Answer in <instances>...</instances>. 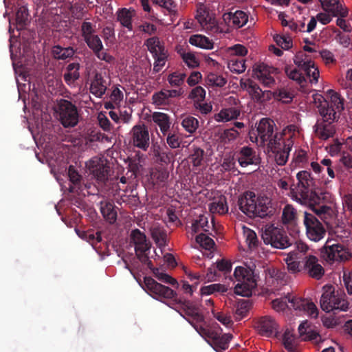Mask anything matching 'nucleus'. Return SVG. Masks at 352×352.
Instances as JSON below:
<instances>
[{"mask_svg": "<svg viewBox=\"0 0 352 352\" xmlns=\"http://www.w3.org/2000/svg\"><path fill=\"white\" fill-rule=\"evenodd\" d=\"M68 181V186H63V182H64L63 177H56L57 182L60 184V186L67 188L69 192H77L78 190H81V182L82 177H65Z\"/></svg>", "mask_w": 352, "mask_h": 352, "instance_id": "c9c22d12", "label": "nucleus"}, {"mask_svg": "<svg viewBox=\"0 0 352 352\" xmlns=\"http://www.w3.org/2000/svg\"><path fill=\"white\" fill-rule=\"evenodd\" d=\"M86 166L89 170V174L93 176H108L110 175V167L107 165V160L103 158L94 157Z\"/></svg>", "mask_w": 352, "mask_h": 352, "instance_id": "4468645a", "label": "nucleus"}, {"mask_svg": "<svg viewBox=\"0 0 352 352\" xmlns=\"http://www.w3.org/2000/svg\"><path fill=\"white\" fill-rule=\"evenodd\" d=\"M322 9L331 14L332 16L346 17L348 15L346 8L339 2V0H319Z\"/></svg>", "mask_w": 352, "mask_h": 352, "instance_id": "2eb2a0df", "label": "nucleus"}, {"mask_svg": "<svg viewBox=\"0 0 352 352\" xmlns=\"http://www.w3.org/2000/svg\"><path fill=\"white\" fill-rule=\"evenodd\" d=\"M238 161L241 166H246L249 164H257L258 158L256 157L255 152L248 146L243 147L238 155Z\"/></svg>", "mask_w": 352, "mask_h": 352, "instance_id": "b1692460", "label": "nucleus"}, {"mask_svg": "<svg viewBox=\"0 0 352 352\" xmlns=\"http://www.w3.org/2000/svg\"><path fill=\"white\" fill-rule=\"evenodd\" d=\"M298 332L302 340L317 342L320 338L319 333L315 331L307 321H304L298 327Z\"/></svg>", "mask_w": 352, "mask_h": 352, "instance_id": "5701e85b", "label": "nucleus"}, {"mask_svg": "<svg viewBox=\"0 0 352 352\" xmlns=\"http://www.w3.org/2000/svg\"><path fill=\"white\" fill-rule=\"evenodd\" d=\"M146 45L148 50L153 54V56H155L161 52H165V48L164 45H161L160 41L157 37H152L146 40Z\"/></svg>", "mask_w": 352, "mask_h": 352, "instance_id": "58836bf2", "label": "nucleus"}, {"mask_svg": "<svg viewBox=\"0 0 352 352\" xmlns=\"http://www.w3.org/2000/svg\"><path fill=\"white\" fill-rule=\"evenodd\" d=\"M206 82L209 85L217 86V87H223L226 85L227 80L226 78L222 77L221 76H218L217 74L210 73L206 77Z\"/></svg>", "mask_w": 352, "mask_h": 352, "instance_id": "13d9d810", "label": "nucleus"}, {"mask_svg": "<svg viewBox=\"0 0 352 352\" xmlns=\"http://www.w3.org/2000/svg\"><path fill=\"white\" fill-rule=\"evenodd\" d=\"M85 41L94 53L100 52L103 49L102 41L97 35L89 36L85 39Z\"/></svg>", "mask_w": 352, "mask_h": 352, "instance_id": "49530a36", "label": "nucleus"}, {"mask_svg": "<svg viewBox=\"0 0 352 352\" xmlns=\"http://www.w3.org/2000/svg\"><path fill=\"white\" fill-rule=\"evenodd\" d=\"M146 287L151 292L164 298L170 299L174 309L179 313L202 336L210 339L211 331L204 328L201 325L196 324L195 322H202L204 321V316L201 311V305L196 301L185 299L182 297H177V293L168 287L164 286L151 277H144V280Z\"/></svg>", "mask_w": 352, "mask_h": 352, "instance_id": "f257e3e1", "label": "nucleus"}, {"mask_svg": "<svg viewBox=\"0 0 352 352\" xmlns=\"http://www.w3.org/2000/svg\"><path fill=\"white\" fill-rule=\"evenodd\" d=\"M184 61L189 67L195 68L199 66V62L195 56L192 53L183 54L182 55Z\"/></svg>", "mask_w": 352, "mask_h": 352, "instance_id": "774afa93", "label": "nucleus"}, {"mask_svg": "<svg viewBox=\"0 0 352 352\" xmlns=\"http://www.w3.org/2000/svg\"><path fill=\"white\" fill-rule=\"evenodd\" d=\"M189 159L194 166H200L204 160V151L200 148H195Z\"/></svg>", "mask_w": 352, "mask_h": 352, "instance_id": "5fc2aeb1", "label": "nucleus"}, {"mask_svg": "<svg viewBox=\"0 0 352 352\" xmlns=\"http://www.w3.org/2000/svg\"><path fill=\"white\" fill-rule=\"evenodd\" d=\"M234 276L239 283L245 280L246 278L256 276L254 272L251 269H246L241 266H238L235 268Z\"/></svg>", "mask_w": 352, "mask_h": 352, "instance_id": "a18cd8bd", "label": "nucleus"}, {"mask_svg": "<svg viewBox=\"0 0 352 352\" xmlns=\"http://www.w3.org/2000/svg\"><path fill=\"white\" fill-rule=\"evenodd\" d=\"M272 73H278V69L269 67L265 63L255 64L253 67V77L257 78L266 87H271L275 82L270 75Z\"/></svg>", "mask_w": 352, "mask_h": 352, "instance_id": "9d476101", "label": "nucleus"}, {"mask_svg": "<svg viewBox=\"0 0 352 352\" xmlns=\"http://www.w3.org/2000/svg\"><path fill=\"white\" fill-rule=\"evenodd\" d=\"M52 54L55 59L65 60L72 57L75 54V50L72 47H63L60 45H55L52 47Z\"/></svg>", "mask_w": 352, "mask_h": 352, "instance_id": "f704fd0d", "label": "nucleus"}, {"mask_svg": "<svg viewBox=\"0 0 352 352\" xmlns=\"http://www.w3.org/2000/svg\"><path fill=\"white\" fill-rule=\"evenodd\" d=\"M303 223L305 226L306 234L309 239L318 242L324 238L326 230L314 214L305 212Z\"/></svg>", "mask_w": 352, "mask_h": 352, "instance_id": "6e6552de", "label": "nucleus"}, {"mask_svg": "<svg viewBox=\"0 0 352 352\" xmlns=\"http://www.w3.org/2000/svg\"><path fill=\"white\" fill-rule=\"evenodd\" d=\"M28 10L22 6L19 8L16 13V23L18 30H22L28 24L29 21Z\"/></svg>", "mask_w": 352, "mask_h": 352, "instance_id": "ea45409f", "label": "nucleus"}, {"mask_svg": "<svg viewBox=\"0 0 352 352\" xmlns=\"http://www.w3.org/2000/svg\"><path fill=\"white\" fill-rule=\"evenodd\" d=\"M313 180L314 177H296V181L290 186L291 193L296 199L309 204L313 212L322 219H327L333 212L332 208L321 205L324 197L314 190Z\"/></svg>", "mask_w": 352, "mask_h": 352, "instance_id": "f03ea898", "label": "nucleus"}, {"mask_svg": "<svg viewBox=\"0 0 352 352\" xmlns=\"http://www.w3.org/2000/svg\"><path fill=\"white\" fill-rule=\"evenodd\" d=\"M257 200L253 192H247L238 200L239 209L245 214L254 216L256 211Z\"/></svg>", "mask_w": 352, "mask_h": 352, "instance_id": "ddd939ff", "label": "nucleus"}, {"mask_svg": "<svg viewBox=\"0 0 352 352\" xmlns=\"http://www.w3.org/2000/svg\"><path fill=\"white\" fill-rule=\"evenodd\" d=\"M243 235L245 239L246 243L251 250L256 248L258 245V239L256 234L252 230L243 227Z\"/></svg>", "mask_w": 352, "mask_h": 352, "instance_id": "c03bdc74", "label": "nucleus"}, {"mask_svg": "<svg viewBox=\"0 0 352 352\" xmlns=\"http://www.w3.org/2000/svg\"><path fill=\"white\" fill-rule=\"evenodd\" d=\"M210 336L211 342H210V344L217 351H218L219 349H227L229 347V342L232 338V336L231 334L224 333L223 335H220L215 331L212 333Z\"/></svg>", "mask_w": 352, "mask_h": 352, "instance_id": "4be33fe9", "label": "nucleus"}, {"mask_svg": "<svg viewBox=\"0 0 352 352\" xmlns=\"http://www.w3.org/2000/svg\"><path fill=\"white\" fill-rule=\"evenodd\" d=\"M245 63V60L243 58L232 59L228 64V67L231 72L241 74L245 70L246 67Z\"/></svg>", "mask_w": 352, "mask_h": 352, "instance_id": "6e6d98bb", "label": "nucleus"}, {"mask_svg": "<svg viewBox=\"0 0 352 352\" xmlns=\"http://www.w3.org/2000/svg\"><path fill=\"white\" fill-rule=\"evenodd\" d=\"M227 291L225 285L221 284H212L208 286H204L201 288V295H210L216 292L224 293Z\"/></svg>", "mask_w": 352, "mask_h": 352, "instance_id": "3c124183", "label": "nucleus"}, {"mask_svg": "<svg viewBox=\"0 0 352 352\" xmlns=\"http://www.w3.org/2000/svg\"><path fill=\"white\" fill-rule=\"evenodd\" d=\"M210 211L212 213L224 214L228 211V206L225 196H221L214 199L209 205Z\"/></svg>", "mask_w": 352, "mask_h": 352, "instance_id": "7c9ffc66", "label": "nucleus"}, {"mask_svg": "<svg viewBox=\"0 0 352 352\" xmlns=\"http://www.w3.org/2000/svg\"><path fill=\"white\" fill-rule=\"evenodd\" d=\"M182 124L188 133H192L198 128L199 122L195 118L188 116L182 120Z\"/></svg>", "mask_w": 352, "mask_h": 352, "instance_id": "864d4df0", "label": "nucleus"}, {"mask_svg": "<svg viewBox=\"0 0 352 352\" xmlns=\"http://www.w3.org/2000/svg\"><path fill=\"white\" fill-rule=\"evenodd\" d=\"M80 64L78 63H72L67 66V72L65 73L63 77L67 85H71L77 80L80 77L79 73Z\"/></svg>", "mask_w": 352, "mask_h": 352, "instance_id": "2f4dec72", "label": "nucleus"}, {"mask_svg": "<svg viewBox=\"0 0 352 352\" xmlns=\"http://www.w3.org/2000/svg\"><path fill=\"white\" fill-rule=\"evenodd\" d=\"M223 17L225 21L228 20L229 21H232L233 25L238 28H241L244 25L247 23L248 19V15L241 10H238L234 14L231 12L226 13L223 14Z\"/></svg>", "mask_w": 352, "mask_h": 352, "instance_id": "cd10ccee", "label": "nucleus"}, {"mask_svg": "<svg viewBox=\"0 0 352 352\" xmlns=\"http://www.w3.org/2000/svg\"><path fill=\"white\" fill-rule=\"evenodd\" d=\"M85 241L94 247L98 243L102 241L101 234L100 232H94V231L89 230Z\"/></svg>", "mask_w": 352, "mask_h": 352, "instance_id": "69168bd1", "label": "nucleus"}, {"mask_svg": "<svg viewBox=\"0 0 352 352\" xmlns=\"http://www.w3.org/2000/svg\"><path fill=\"white\" fill-rule=\"evenodd\" d=\"M287 300H288V303L290 304V305H289V309L293 308L295 310H300V311H303V309H305V304L307 301V300L301 298L292 296L289 294H288Z\"/></svg>", "mask_w": 352, "mask_h": 352, "instance_id": "8fccbe9b", "label": "nucleus"}, {"mask_svg": "<svg viewBox=\"0 0 352 352\" xmlns=\"http://www.w3.org/2000/svg\"><path fill=\"white\" fill-rule=\"evenodd\" d=\"M321 257L327 262L344 261L350 259L351 254L348 248L334 239H327L320 249Z\"/></svg>", "mask_w": 352, "mask_h": 352, "instance_id": "39448f33", "label": "nucleus"}, {"mask_svg": "<svg viewBox=\"0 0 352 352\" xmlns=\"http://www.w3.org/2000/svg\"><path fill=\"white\" fill-rule=\"evenodd\" d=\"M288 294L283 298H276L272 301V308L276 311H284L289 308Z\"/></svg>", "mask_w": 352, "mask_h": 352, "instance_id": "052dcab7", "label": "nucleus"}, {"mask_svg": "<svg viewBox=\"0 0 352 352\" xmlns=\"http://www.w3.org/2000/svg\"><path fill=\"white\" fill-rule=\"evenodd\" d=\"M195 241L200 246L208 250H211L214 245L213 239L203 233L198 234Z\"/></svg>", "mask_w": 352, "mask_h": 352, "instance_id": "603ef678", "label": "nucleus"}, {"mask_svg": "<svg viewBox=\"0 0 352 352\" xmlns=\"http://www.w3.org/2000/svg\"><path fill=\"white\" fill-rule=\"evenodd\" d=\"M154 57L155 62L154 63L153 70L155 72H158L165 64V60L167 58V51L161 52Z\"/></svg>", "mask_w": 352, "mask_h": 352, "instance_id": "0e129e2a", "label": "nucleus"}, {"mask_svg": "<svg viewBox=\"0 0 352 352\" xmlns=\"http://www.w3.org/2000/svg\"><path fill=\"white\" fill-rule=\"evenodd\" d=\"M100 212L104 219L110 224H113L117 219V211L113 204L110 202L100 203Z\"/></svg>", "mask_w": 352, "mask_h": 352, "instance_id": "a878e982", "label": "nucleus"}, {"mask_svg": "<svg viewBox=\"0 0 352 352\" xmlns=\"http://www.w3.org/2000/svg\"><path fill=\"white\" fill-rule=\"evenodd\" d=\"M151 232L153 239L159 247L166 245L167 234L164 229L159 226L153 227Z\"/></svg>", "mask_w": 352, "mask_h": 352, "instance_id": "e433bc0d", "label": "nucleus"}, {"mask_svg": "<svg viewBox=\"0 0 352 352\" xmlns=\"http://www.w3.org/2000/svg\"><path fill=\"white\" fill-rule=\"evenodd\" d=\"M328 94L331 98L329 107H332L335 109L336 115L340 116L338 113H340L344 109L343 99L340 98L337 92L332 89L329 90Z\"/></svg>", "mask_w": 352, "mask_h": 352, "instance_id": "4c0bfd02", "label": "nucleus"}, {"mask_svg": "<svg viewBox=\"0 0 352 352\" xmlns=\"http://www.w3.org/2000/svg\"><path fill=\"white\" fill-rule=\"evenodd\" d=\"M134 12V10H131L126 8L120 9L117 12V20L122 26L126 28L129 30H132L133 29L131 19Z\"/></svg>", "mask_w": 352, "mask_h": 352, "instance_id": "c85d7f7f", "label": "nucleus"}, {"mask_svg": "<svg viewBox=\"0 0 352 352\" xmlns=\"http://www.w3.org/2000/svg\"><path fill=\"white\" fill-rule=\"evenodd\" d=\"M294 250L290 252H294L296 256H299V259H303L307 256L309 251V246L301 241H297L294 244Z\"/></svg>", "mask_w": 352, "mask_h": 352, "instance_id": "de8ad7c7", "label": "nucleus"}, {"mask_svg": "<svg viewBox=\"0 0 352 352\" xmlns=\"http://www.w3.org/2000/svg\"><path fill=\"white\" fill-rule=\"evenodd\" d=\"M307 55L302 52H298L295 56L294 63L302 70H310L309 65L311 63L310 60H305Z\"/></svg>", "mask_w": 352, "mask_h": 352, "instance_id": "bf43d9fd", "label": "nucleus"}, {"mask_svg": "<svg viewBox=\"0 0 352 352\" xmlns=\"http://www.w3.org/2000/svg\"><path fill=\"white\" fill-rule=\"evenodd\" d=\"M240 115V111L234 108H229L221 110L218 114V120L228 121L236 119Z\"/></svg>", "mask_w": 352, "mask_h": 352, "instance_id": "09e8293b", "label": "nucleus"}, {"mask_svg": "<svg viewBox=\"0 0 352 352\" xmlns=\"http://www.w3.org/2000/svg\"><path fill=\"white\" fill-rule=\"evenodd\" d=\"M205 90L201 87L198 86L191 91L189 97L197 101H202L205 98Z\"/></svg>", "mask_w": 352, "mask_h": 352, "instance_id": "338daca9", "label": "nucleus"}, {"mask_svg": "<svg viewBox=\"0 0 352 352\" xmlns=\"http://www.w3.org/2000/svg\"><path fill=\"white\" fill-rule=\"evenodd\" d=\"M152 119L160 126L162 133L165 135L170 125L168 116L161 112H154L152 114Z\"/></svg>", "mask_w": 352, "mask_h": 352, "instance_id": "72a5a7b5", "label": "nucleus"}, {"mask_svg": "<svg viewBox=\"0 0 352 352\" xmlns=\"http://www.w3.org/2000/svg\"><path fill=\"white\" fill-rule=\"evenodd\" d=\"M261 237L265 245H270L274 248L285 249L293 245L286 232L273 225L265 227Z\"/></svg>", "mask_w": 352, "mask_h": 352, "instance_id": "423d86ee", "label": "nucleus"}, {"mask_svg": "<svg viewBox=\"0 0 352 352\" xmlns=\"http://www.w3.org/2000/svg\"><path fill=\"white\" fill-rule=\"evenodd\" d=\"M252 303L248 300H241L234 305V316L236 320H241L249 312Z\"/></svg>", "mask_w": 352, "mask_h": 352, "instance_id": "473e14b6", "label": "nucleus"}, {"mask_svg": "<svg viewBox=\"0 0 352 352\" xmlns=\"http://www.w3.org/2000/svg\"><path fill=\"white\" fill-rule=\"evenodd\" d=\"M133 143L134 146L146 150L149 146V135L144 124L135 125L132 129Z\"/></svg>", "mask_w": 352, "mask_h": 352, "instance_id": "f8f14e48", "label": "nucleus"}, {"mask_svg": "<svg viewBox=\"0 0 352 352\" xmlns=\"http://www.w3.org/2000/svg\"><path fill=\"white\" fill-rule=\"evenodd\" d=\"M195 18L204 29L212 32L218 31L219 28L216 20L209 16L204 8L200 7L197 9Z\"/></svg>", "mask_w": 352, "mask_h": 352, "instance_id": "f3484780", "label": "nucleus"}, {"mask_svg": "<svg viewBox=\"0 0 352 352\" xmlns=\"http://www.w3.org/2000/svg\"><path fill=\"white\" fill-rule=\"evenodd\" d=\"M131 241L135 244V252H146L150 249L149 243L147 242L146 235L139 229L133 230L130 234Z\"/></svg>", "mask_w": 352, "mask_h": 352, "instance_id": "6ab92c4d", "label": "nucleus"}, {"mask_svg": "<svg viewBox=\"0 0 352 352\" xmlns=\"http://www.w3.org/2000/svg\"><path fill=\"white\" fill-rule=\"evenodd\" d=\"M256 276L246 278L245 280L238 283L234 287V293L242 296H252V290L256 287Z\"/></svg>", "mask_w": 352, "mask_h": 352, "instance_id": "412c9836", "label": "nucleus"}, {"mask_svg": "<svg viewBox=\"0 0 352 352\" xmlns=\"http://www.w3.org/2000/svg\"><path fill=\"white\" fill-rule=\"evenodd\" d=\"M106 81L101 74L96 73L90 86V91L97 97H102L107 90Z\"/></svg>", "mask_w": 352, "mask_h": 352, "instance_id": "393cba45", "label": "nucleus"}, {"mask_svg": "<svg viewBox=\"0 0 352 352\" xmlns=\"http://www.w3.org/2000/svg\"><path fill=\"white\" fill-rule=\"evenodd\" d=\"M283 343L284 347L289 352H293L294 350V337L289 331H286L283 336Z\"/></svg>", "mask_w": 352, "mask_h": 352, "instance_id": "e2e57ef3", "label": "nucleus"}, {"mask_svg": "<svg viewBox=\"0 0 352 352\" xmlns=\"http://www.w3.org/2000/svg\"><path fill=\"white\" fill-rule=\"evenodd\" d=\"M274 212V208L270 206V201L267 198L257 201L256 211H255L254 216L265 218L273 215Z\"/></svg>", "mask_w": 352, "mask_h": 352, "instance_id": "bb28decb", "label": "nucleus"}, {"mask_svg": "<svg viewBox=\"0 0 352 352\" xmlns=\"http://www.w3.org/2000/svg\"><path fill=\"white\" fill-rule=\"evenodd\" d=\"M285 72L289 78L296 81L299 85H302L305 82V77L297 69H291L290 67L286 66L285 67Z\"/></svg>", "mask_w": 352, "mask_h": 352, "instance_id": "4d7b16f0", "label": "nucleus"}, {"mask_svg": "<svg viewBox=\"0 0 352 352\" xmlns=\"http://www.w3.org/2000/svg\"><path fill=\"white\" fill-rule=\"evenodd\" d=\"M322 294L320 303L321 309L330 312L333 310L346 311L349 309V302L345 299V294L336 292L335 287L327 284L322 288Z\"/></svg>", "mask_w": 352, "mask_h": 352, "instance_id": "20e7f679", "label": "nucleus"}, {"mask_svg": "<svg viewBox=\"0 0 352 352\" xmlns=\"http://www.w3.org/2000/svg\"><path fill=\"white\" fill-rule=\"evenodd\" d=\"M248 92L254 101L263 102L271 98L272 92L270 91H263L256 82L250 79H248Z\"/></svg>", "mask_w": 352, "mask_h": 352, "instance_id": "aec40b11", "label": "nucleus"}, {"mask_svg": "<svg viewBox=\"0 0 352 352\" xmlns=\"http://www.w3.org/2000/svg\"><path fill=\"white\" fill-rule=\"evenodd\" d=\"M304 270L316 280L320 279L324 274V270L320 264L318 258L311 254L304 258Z\"/></svg>", "mask_w": 352, "mask_h": 352, "instance_id": "9b49d317", "label": "nucleus"}, {"mask_svg": "<svg viewBox=\"0 0 352 352\" xmlns=\"http://www.w3.org/2000/svg\"><path fill=\"white\" fill-rule=\"evenodd\" d=\"M274 39L276 44L284 50H289L292 47V40L290 37L277 34L274 36Z\"/></svg>", "mask_w": 352, "mask_h": 352, "instance_id": "680f3d73", "label": "nucleus"}, {"mask_svg": "<svg viewBox=\"0 0 352 352\" xmlns=\"http://www.w3.org/2000/svg\"><path fill=\"white\" fill-rule=\"evenodd\" d=\"M313 98L322 117L317 120L314 126V132L319 138L326 140L335 134L336 129L332 123L338 120L339 116L336 115L335 109L329 107V102L322 95L316 94Z\"/></svg>", "mask_w": 352, "mask_h": 352, "instance_id": "7ed1b4c3", "label": "nucleus"}, {"mask_svg": "<svg viewBox=\"0 0 352 352\" xmlns=\"http://www.w3.org/2000/svg\"><path fill=\"white\" fill-rule=\"evenodd\" d=\"M58 119L64 127H74L78 122L77 107L72 102L61 99L57 106Z\"/></svg>", "mask_w": 352, "mask_h": 352, "instance_id": "0eeeda50", "label": "nucleus"}, {"mask_svg": "<svg viewBox=\"0 0 352 352\" xmlns=\"http://www.w3.org/2000/svg\"><path fill=\"white\" fill-rule=\"evenodd\" d=\"M296 212L294 207L289 204L285 206L283 210L282 219L284 224L295 226Z\"/></svg>", "mask_w": 352, "mask_h": 352, "instance_id": "a19ab883", "label": "nucleus"}, {"mask_svg": "<svg viewBox=\"0 0 352 352\" xmlns=\"http://www.w3.org/2000/svg\"><path fill=\"white\" fill-rule=\"evenodd\" d=\"M138 260L143 264L146 265L153 273L154 276L160 281L170 284L173 287H178L179 283L176 279L171 277L168 274L162 272L159 268L154 267L152 261L149 259L145 252H135Z\"/></svg>", "mask_w": 352, "mask_h": 352, "instance_id": "1a4fd4ad", "label": "nucleus"}, {"mask_svg": "<svg viewBox=\"0 0 352 352\" xmlns=\"http://www.w3.org/2000/svg\"><path fill=\"white\" fill-rule=\"evenodd\" d=\"M274 126V121L271 119L263 118L260 120L257 126V132L261 140V144H264L265 142H267L272 137Z\"/></svg>", "mask_w": 352, "mask_h": 352, "instance_id": "a211bd4d", "label": "nucleus"}, {"mask_svg": "<svg viewBox=\"0 0 352 352\" xmlns=\"http://www.w3.org/2000/svg\"><path fill=\"white\" fill-rule=\"evenodd\" d=\"M189 42L191 45L200 47L205 49H212L213 47L212 42L207 37L201 35H193L190 36Z\"/></svg>", "mask_w": 352, "mask_h": 352, "instance_id": "79ce46f5", "label": "nucleus"}, {"mask_svg": "<svg viewBox=\"0 0 352 352\" xmlns=\"http://www.w3.org/2000/svg\"><path fill=\"white\" fill-rule=\"evenodd\" d=\"M257 328L261 335L270 337L276 333L278 324L272 317L265 316L259 318Z\"/></svg>", "mask_w": 352, "mask_h": 352, "instance_id": "dca6fc26", "label": "nucleus"}, {"mask_svg": "<svg viewBox=\"0 0 352 352\" xmlns=\"http://www.w3.org/2000/svg\"><path fill=\"white\" fill-rule=\"evenodd\" d=\"M300 256H296L294 252H289L285 261L287 265V269L292 273H296L300 272V261L298 260Z\"/></svg>", "mask_w": 352, "mask_h": 352, "instance_id": "37998d69", "label": "nucleus"}, {"mask_svg": "<svg viewBox=\"0 0 352 352\" xmlns=\"http://www.w3.org/2000/svg\"><path fill=\"white\" fill-rule=\"evenodd\" d=\"M182 94L181 90H164L155 94L153 96V103L157 105H162L166 103L168 98L179 96Z\"/></svg>", "mask_w": 352, "mask_h": 352, "instance_id": "c756f323", "label": "nucleus"}]
</instances>
